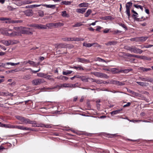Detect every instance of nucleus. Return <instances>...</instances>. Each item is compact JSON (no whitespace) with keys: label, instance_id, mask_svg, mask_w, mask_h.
<instances>
[{"label":"nucleus","instance_id":"nucleus-41","mask_svg":"<svg viewBox=\"0 0 153 153\" xmlns=\"http://www.w3.org/2000/svg\"><path fill=\"white\" fill-rule=\"evenodd\" d=\"M130 9H126V12L128 16V18L129 19L130 16Z\"/></svg>","mask_w":153,"mask_h":153},{"label":"nucleus","instance_id":"nucleus-44","mask_svg":"<svg viewBox=\"0 0 153 153\" xmlns=\"http://www.w3.org/2000/svg\"><path fill=\"white\" fill-rule=\"evenodd\" d=\"M37 76L39 77H44L45 76H46V74L42 73H38L37 74Z\"/></svg>","mask_w":153,"mask_h":153},{"label":"nucleus","instance_id":"nucleus-2","mask_svg":"<svg viewBox=\"0 0 153 153\" xmlns=\"http://www.w3.org/2000/svg\"><path fill=\"white\" fill-rule=\"evenodd\" d=\"M16 118L18 120L22 122L21 124H30L32 123V121L28 118H26L25 117L20 116L19 115L16 116Z\"/></svg>","mask_w":153,"mask_h":153},{"label":"nucleus","instance_id":"nucleus-53","mask_svg":"<svg viewBox=\"0 0 153 153\" xmlns=\"http://www.w3.org/2000/svg\"><path fill=\"white\" fill-rule=\"evenodd\" d=\"M32 123H30V124H32V127H36V122L35 121H32Z\"/></svg>","mask_w":153,"mask_h":153},{"label":"nucleus","instance_id":"nucleus-18","mask_svg":"<svg viewBox=\"0 0 153 153\" xmlns=\"http://www.w3.org/2000/svg\"><path fill=\"white\" fill-rule=\"evenodd\" d=\"M37 29L43 30L47 29L46 24V25H44L42 24H38Z\"/></svg>","mask_w":153,"mask_h":153},{"label":"nucleus","instance_id":"nucleus-42","mask_svg":"<svg viewBox=\"0 0 153 153\" xmlns=\"http://www.w3.org/2000/svg\"><path fill=\"white\" fill-rule=\"evenodd\" d=\"M82 24L81 22L77 23L73 26V27H76L81 26Z\"/></svg>","mask_w":153,"mask_h":153},{"label":"nucleus","instance_id":"nucleus-28","mask_svg":"<svg viewBox=\"0 0 153 153\" xmlns=\"http://www.w3.org/2000/svg\"><path fill=\"white\" fill-rule=\"evenodd\" d=\"M131 71H132V69H127L125 70H120V73H127Z\"/></svg>","mask_w":153,"mask_h":153},{"label":"nucleus","instance_id":"nucleus-20","mask_svg":"<svg viewBox=\"0 0 153 153\" xmlns=\"http://www.w3.org/2000/svg\"><path fill=\"white\" fill-rule=\"evenodd\" d=\"M117 42L115 41H111L105 43V45L107 46H110L111 45H116Z\"/></svg>","mask_w":153,"mask_h":153},{"label":"nucleus","instance_id":"nucleus-21","mask_svg":"<svg viewBox=\"0 0 153 153\" xmlns=\"http://www.w3.org/2000/svg\"><path fill=\"white\" fill-rule=\"evenodd\" d=\"M70 68L75 69L76 70L79 71H82L84 70L83 68L81 66H74L71 67H70Z\"/></svg>","mask_w":153,"mask_h":153},{"label":"nucleus","instance_id":"nucleus-22","mask_svg":"<svg viewBox=\"0 0 153 153\" xmlns=\"http://www.w3.org/2000/svg\"><path fill=\"white\" fill-rule=\"evenodd\" d=\"M89 4L87 3H82L79 4L78 6L80 7H88Z\"/></svg>","mask_w":153,"mask_h":153},{"label":"nucleus","instance_id":"nucleus-52","mask_svg":"<svg viewBox=\"0 0 153 153\" xmlns=\"http://www.w3.org/2000/svg\"><path fill=\"white\" fill-rule=\"evenodd\" d=\"M95 82L97 84H101L102 83V80L96 79Z\"/></svg>","mask_w":153,"mask_h":153},{"label":"nucleus","instance_id":"nucleus-45","mask_svg":"<svg viewBox=\"0 0 153 153\" xmlns=\"http://www.w3.org/2000/svg\"><path fill=\"white\" fill-rule=\"evenodd\" d=\"M42 6V4H33V5H30V6H28V7L29 8H30V7H39L41 6Z\"/></svg>","mask_w":153,"mask_h":153},{"label":"nucleus","instance_id":"nucleus-8","mask_svg":"<svg viewBox=\"0 0 153 153\" xmlns=\"http://www.w3.org/2000/svg\"><path fill=\"white\" fill-rule=\"evenodd\" d=\"M1 42L6 46H8L10 45H13L16 43V42H14L12 40H1Z\"/></svg>","mask_w":153,"mask_h":153},{"label":"nucleus","instance_id":"nucleus-32","mask_svg":"<svg viewBox=\"0 0 153 153\" xmlns=\"http://www.w3.org/2000/svg\"><path fill=\"white\" fill-rule=\"evenodd\" d=\"M72 72V71L67 70L65 71H63L62 74L64 75H68V74H71Z\"/></svg>","mask_w":153,"mask_h":153},{"label":"nucleus","instance_id":"nucleus-62","mask_svg":"<svg viewBox=\"0 0 153 153\" xmlns=\"http://www.w3.org/2000/svg\"><path fill=\"white\" fill-rule=\"evenodd\" d=\"M109 29L106 28L103 30V32L105 33H108L109 32Z\"/></svg>","mask_w":153,"mask_h":153},{"label":"nucleus","instance_id":"nucleus-57","mask_svg":"<svg viewBox=\"0 0 153 153\" xmlns=\"http://www.w3.org/2000/svg\"><path fill=\"white\" fill-rule=\"evenodd\" d=\"M97 60L99 62H106V61L105 60L99 57H98L97 58Z\"/></svg>","mask_w":153,"mask_h":153},{"label":"nucleus","instance_id":"nucleus-30","mask_svg":"<svg viewBox=\"0 0 153 153\" xmlns=\"http://www.w3.org/2000/svg\"><path fill=\"white\" fill-rule=\"evenodd\" d=\"M140 69L143 72H146L147 71H150L151 70V68H145L143 67H140Z\"/></svg>","mask_w":153,"mask_h":153},{"label":"nucleus","instance_id":"nucleus-43","mask_svg":"<svg viewBox=\"0 0 153 153\" xmlns=\"http://www.w3.org/2000/svg\"><path fill=\"white\" fill-rule=\"evenodd\" d=\"M101 78H104L106 79H108L109 78V76L105 74L102 73Z\"/></svg>","mask_w":153,"mask_h":153},{"label":"nucleus","instance_id":"nucleus-55","mask_svg":"<svg viewBox=\"0 0 153 153\" xmlns=\"http://www.w3.org/2000/svg\"><path fill=\"white\" fill-rule=\"evenodd\" d=\"M134 20L138 22H141L143 21V20H142L141 18H138L137 17H134Z\"/></svg>","mask_w":153,"mask_h":153},{"label":"nucleus","instance_id":"nucleus-16","mask_svg":"<svg viewBox=\"0 0 153 153\" xmlns=\"http://www.w3.org/2000/svg\"><path fill=\"white\" fill-rule=\"evenodd\" d=\"M61 16L64 18H68L70 16L67 13L65 10H64L61 12Z\"/></svg>","mask_w":153,"mask_h":153},{"label":"nucleus","instance_id":"nucleus-31","mask_svg":"<svg viewBox=\"0 0 153 153\" xmlns=\"http://www.w3.org/2000/svg\"><path fill=\"white\" fill-rule=\"evenodd\" d=\"M91 12L92 11L91 10L88 9L87 12L85 14V16L86 17H88L91 14Z\"/></svg>","mask_w":153,"mask_h":153},{"label":"nucleus","instance_id":"nucleus-48","mask_svg":"<svg viewBox=\"0 0 153 153\" xmlns=\"http://www.w3.org/2000/svg\"><path fill=\"white\" fill-rule=\"evenodd\" d=\"M30 76L29 75H27L24 76L23 78L27 80L30 79Z\"/></svg>","mask_w":153,"mask_h":153},{"label":"nucleus","instance_id":"nucleus-9","mask_svg":"<svg viewBox=\"0 0 153 153\" xmlns=\"http://www.w3.org/2000/svg\"><path fill=\"white\" fill-rule=\"evenodd\" d=\"M152 78L150 76H145L143 77H139V78L140 79L143 81L148 82H151Z\"/></svg>","mask_w":153,"mask_h":153},{"label":"nucleus","instance_id":"nucleus-60","mask_svg":"<svg viewBox=\"0 0 153 153\" xmlns=\"http://www.w3.org/2000/svg\"><path fill=\"white\" fill-rule=\"evenodd\" d=\"M19 126L20 125L14 126L13 125H12V128H15L19 129Z\"/></svg>","mask_w":153,"mask_h":153},{"label":"nucleus","instance_id":"nucleus-24","mask_svg":"<svg viewBox=\"0 0 153 153\" xmlns=\"http://www.w3.org/2000/svg\"><path fill=\"white\" fill-rule=\"evenodd\" d=\"M122 109H119L117 110L113 111L111 112V115H115L117 114L120 113V112L121 111Z\"/></svg>","mask_w":153,"mask_h":153},{"label":"nucleus","instance_id":"nucleus-6","mask_svg":"<svg viewBox=\"0 0 153 153\" xmlns=\"http://www.w3.org/2000/svg\"><path fill=\"white\" fill-rule=\"evenodd\" d=\"M22 34L27 35H32L33 34V30L30 28H26L24 27L21 32Z\"/></svg>","mask_w":153,"mask_h":153},{"label":"nucleus","instance_id":"nucleus-51","mask_svg":"<svg viewBox=\"0 0 153 153\" xmlns=\"http://www.w3.org/2000/svg\"><path fill=\"white\" fill-rule=\"evenodd\" d=\"M141 59H143L147 60H150L151 59L150 58H148L147 56H142Z\"/></svg>","mask_w":153,"mask_h":153},{"label":"nucleus","instance_id":"nucleus-5","mask_svg":"<svg viewBox=\"0 0 153 153\" xmlns=\"http://www.w3.org/2000/svg\"><path fill=\"white\" fill-rule=\"evenodd\" d=\"M63 25L64 24L63 23L60 22L55 23H49L46 24L47 27L50 28L52 27H58L61 26H63Z\"/></svg>","mask_w":153,"mask_h":153},{"label":"nucleus","instance_id":"nucleus-49","mask_svg":"<svg viewBox=\"0 0 153 153\" xmlns=\"http://www.w3.org/2000/svg\"><path fill=\"white\" fill-rule=\"evenodd\" d=\"M71 2L70 1H64V4L68 5L71 4Z\"/></svg>","mask_w":153,"mask_h":153},{"label":"nucleus","instance_id":"nucleus-63","mask_svg":"<svg viewBox=\"0 0 153 153\" xmlns=\"http://www.w3.org/2000/svg\"><path fill=\"white\" fill-rule=\"evenodd\" d=\"M148 38L147 37H142L141 38V40L143 41H144Z\"/></svg>","mask_w":153,"mask_h":153},{"label":"nucleus","instance_id":"nucleus-14","mask_svg":"<svg viewBox=\"0 0 153 153\" xmlns=\"http://www.w3.org/2000/svg\"><path fill=\"white\" fill-rule=\"evenodd\" d=\"M87 9L86 8H82L77 9L76 10V11L77 13H80L83 14L85 13L86 10Z\"/></svg>","mask_w":153,"mask_h":153},{"label":"nucleus","instance_id":"nucleus-1","mask_svg":"<svg viewBox=\"0 0 153 153\" xmlns=\"http://www.w3.org/2000/svg\"><path fill=\"white\" fill-rule=\"evenodd\" d=\"M125 49L129 51L131 53H136L141 54L143 52L142 50L136 47L135 46H126L125 47Z\"/></svg>","mask_w":153,"mask_h":153},{"label":"nucleus","instance_id":"nucleus-19","mask_svg":"<svg viewBox=\"0 0 153 153\" xmlns=\"http://www.w3.org/2000/svg\"><path fill=\"white\" fill-rule=\"evenodd\" d=\"M137 83L139 85L142 86H146L149 85V84L148 83L146 82H137Z\"/></svg>","mask_w":153,"mask_h":153},{"label":"nucleus","instance_id":"nucleus-61","mask_svg":"<svg viewBox=\"0 0 153 153\" xmlns=\"http://www.w3.org/2000/svg\"><path fill=\"white\" fill-rule=\"evenodd\" d=\"M51 76L47 75L46 74V76H44V78L47 79H48L50 80H51L52 79V78H51Z\"/></svg>","mask_w":153,"mask_h":153},{"label":"nucleus","instance_id":"nucleus-10","mask_svg":"<svg viewBox=\"0 0 153 153\" xmlns=\"http://www.w3.org/2000/svg\"><path fill=\"white\" fill-rule=\"evenodd\" d=\"M23 12L27 16H31L33 14V11L31 9L27 10Z\"/></svg>","mask_w":153,"mask_h":153},{"label":"nucleus","instance_id":"nucleus-59","mask_svg":"<svg viewBox=\"0 0 153 153\" xmlns=\"http://www.w3.org/2000/svg\"><path fill=\"white\" fill-rule=\"evenodd\" d=\"M25 69V70H30L31 71H32L33 73H34V74L36 73L37 72H38L37 71L33 70L30 68H26Z\"/></svg>","mask_w":153,"mask_h":153},{"label":"nucleus","instance_id":"nucleus-27","mask_svg":"<svg viewBox=\"0 0 153 153\" xmlns=\"http://www.w3.org/2000/svg\"><path fill=\"white\" fill-rule=\"evenodd\" d=\"M1 127L6 128H12V125L10 124H5L2 123V125H1Z\"/></svg>","mask_w":153,"mask_h":153},{"label":"nucleus","instance_id":"nucleus-50","mask_svg":"<svg viewBox=\"0 0 153 153\" xmlns=\"http://www.w3.org/2000/svg\"><path fill=\"white\" fill-rule=\"evenodd\" d=\"M126 119H127L130 122H133V123H136V122H140V120H130L127 117Z\"/></svg>","mask_w":153,"mask_h":153},{"label":"nucleus","instance_id":"nucleus-26","mask_svg":"<svg viewBox=\"0 0 153 153\" xmlns=\"http://www.w3.org/2000/svg\"><path fill=\"white\" fill-rule=\"evenodd\" d=\"M132 3L131 2H127L126 5V9H130L131 7L132 6Z\"/></svg>","mask_w":153,"mask_h":153},{"label":"nucleus","instance_id":"nucleus-33","mask_svg":"<svg viewBox=\"0 0 153 153\" xmlns=\"http://www.w3.org/2000/svg\"><path fill=\"white\" fill-rule=\"evenodd\" d=\"M83 45L86 47L89 48L93 46V45H92V43L91 44L89 43L84 42L83 43Z\"/></svg>","mask_w":153,"mask_h":153},{"label":"nucleus","instance_id":"nucleus-54","mask_svg":"<svg viewBox=\"0 0 153 153\" xmlns=\"http://www.w3.org/2000/svg\"><path fill=\"white\" fill-rule=\"evenodd\" d=\"M75 41H83L84 39L82 38L75 37Z\"/></svg>","mask_w":153,"mask_h":153},{"label":"nucleus","instance_id":"nucleus-64","mask_svg":"<svg viewBox=\"0 0 153 153\" xmlns=\"http://www.w3.org/2000/svg\"><path fill=\"white\" fill-rule=\"evenodd\" d=\"M131 103L130 102H128L126 104L123 105L124 107H126L129 106L131 105Z\"/></svg>","mask_w":153,"mask_h":153},{"label":"nucleus","instance_id":"nucleus-46","mask_svg":"<svg viewBox=\"0 0 153 153\" xmlns=\"http://www.w3.org/2000/svg\"><path fill=\"white\" fill-rule=\"evenodd\" d=\"M132 94L137 97H141V95L140 94L133 91L132 92Z\"/></svg>","mask_w":153,"mask_h":153},{"label":"nucleus","instance_id":"nucleus-3","mask_svg":"<svg viewBox=\"0 0 153 153\" xmlns=\"http://www.w3.org/2000/svg\"><path fill=\"white\" fill-rule=\"evenodd\" d=\"M15 30H18L20 28L19 27H14ZM8 32L6 33L5 34L6 36H14L17 35L19 33V31H18L17 32L13 31H12L10 29H9Z\"/></svg>","mask_w":153,"mask_h":153},{"label":"nucleus","instance_id":"nucleus-15","mask_svg":"<svg viewBox=\"0 0 153 153\" xmlns=\"http://www.w3.org/2000/svg\"><path fill=\"white\" fill-rule=\"evenodd\" d=\"M113 74H117L120 73V70L117 68H112L110 70Z\"/></svg>","mask_w":153,"mask_h":153},{"label":"nucleus","instance_id":"nucleus-39","mask_svg":"<svg viewBox=\"0 0 153 153\" xmlns=\"http://www.w3.org/2000/svg\"><path fill=\"white\" fill-rule=\"evenodd\" d=\"M8 9L10 11H12L16 9V8L13 7L11 6H8L7 7Z\"/></svg>","mask_w":153,"mask_h":153},{"label":"nucleus","instance_id":"nucleus-58","mask_svg":"<svg viewBox=\"0 0 153 153\" xmlns=\"http://www.w3.org/2000/svg\"><path fill=\"white\" fill-rule=\"evenodd\" d=\"M92 45L95 47H100L101 46L99 45L97 43H92Z\"/></svg>","mask_w":153,"mask_h":153},{"label":"nucleus","instance_id":"nucleus-12","mask_svg":"<svg viewBox=\"0 0 153 153\" xmlns=\"http://www.w3.org/2000/svg\"><path fill=\"white\" fill-rule=\"evenodd\" d=\"M36 127H45L47 128H50L51 127V126L50 125L46 124L45 125L43 124H37L36 123Z\"/></svg>","mask_w":153,"mask_h":153},{"label":"nucleus","instance_id":"nucleus-25","mask_svg":"<svg viewBox=\"0 0 153 153\" xmlns=\"http://www.w3.org/2000/svg\"><path fill=\"white\" fill-rule=\"evenodd\" d=\"M19 129L23 130H31V128H29L24 127L23 126L20 125Z\"/></svg>","mask_w":153,"mask_h":153},{"label":"nucleus","instance_id":"nucleus-13","mask_svg":"<svg viewBox=\"0 0 153 153\" xmlns=\"http://www.w3.org/2000/svg\"><path fill=\"white\" fill-rule=\"evenodd\" d=\"M22 62L25 64L27 63H29L32 65L33 66L36 67L37 66V64L35 62L31 60H28L27 62L24 61L23 62Z\"/></svg>","mask_w":153,"mask_h":153},{"label":"nucleus","instance_id":"nucleus-40","mask_svg":"<svg viewBox=\"0 0 153 153\" xmlns=\"http://www.w3.org/2000/svg\"><path fill=\"white\" fill-rule=\"evenodd\" d=\"M118 25L122 27L123 28H124L126 30H127V27L126 26V25L123 24L119 23H118Z\"/></svg>","mask_w":153,"mask_h":153},{"label":"nucleus","instance_id":"nucleus-4","mask_svg":"<svg viewBox=\"0 0 153 153\" xmlns=\"http://www.w3.org/2000/svg\"><path fill=\"white\" fill-rule=\"evenodd\" d=\"M0 20L1 21H4V20H8V21H6L5 22L6 23H21L22 22V21L21 20H11L10 18H4L2 17L0 18Z\"/></svg>","mask_w":153,"mask_h":153},{"label":"nucleus","instance_id":"nucleus-17","mask_svg":"<svg viewBox=\"0 0 153 153\" xmlns=\"http://www.w3.org/2000/svg\"><path fill=\"white\" fill-rule=\"evenodd\" d=\"M89 78L86 76H82L81 80L83 82H88V79Z\"/></svg>","mask_w":153,"mask_h":153},{"label":"nucleus","instance_id":"nucleus-11","mask_svg":"<svg viewBox=\"0 0 153 153\" xmlns=\"http://www.w3.org/2000/svg\"><path fill=\"white\" fill-rule=\"evenodd\" d=\"M14 65L13 63L12 62H7L6 63H0V68L3 67L5 68H8L7 67V65Z\"/></svg>","mask_w":153,"mask_h":153},{"label":"nucleus","instance_id":"nucleus-56","mask_svg":"<svg viewBox=\"0 0 153 153\" xmlns=\"http://www.w3.org/2000/svg\"><path fill=\"white\" fill-rule=\"evenodd\" d=\"M125 83L124 82H120L118 81V83H117V85L122 86L125 85Z\"/></svg>","mask_w":153,"mask_h":153},{"label":"nucleus","instance_id":"nucleus-29","mask_svg":"<svg viewBox=\"0 0 153 153\" xmlns=\"http://www.w3.org/2000/svg\"><path fill=\"white\" fill-rule=\"evenodd\" d=\"M35 2V1H32L29 0H26L23 1V4H31Z\"/></svg>","mask_w":153,"mask_h":153},{"label":"nucleus","instance_id":"nucleus-36","mask_svg":"<svg viewBox=\"0 0 153 153\" xmlns=\"http://www.w3.org/2000/svg\"><path fill=\"white\" fill-rule=\"evenodd\" d=\"M77 61L78 62H82V63H84L85 62H87V60L85 59H84V58H78V59Z\"/></svg>","mask_w":153,"mask_h":153},{"label":"nucleus","instance_id":"nucleus-23","mask_svg":"<svg viewBox=\"0 0 153 153\" xmlns=\"http://www.w3.org/2000/svg\"><path fill=\"white\" fill-rule=\"evenodd\" d=\"M42 6L49 8H54L55 7V5L42 4Z\"/></svg>","mask_w":153,"mask_h":153},{"label":"nucleus","instance_id":"nucleus-47","mask_svg":"<svg viewBox=\"0 0 153 153\" xmlns=\"http://www.w3.org/2000/svg\"><path fill=\"white\" fill-rule=\"evenodd\" d=\"M68 79V78L67 76L61 75L60 79L67 80Z\"/></svg>","mask_w":153,"mask_h":153},{"label":"nucleus","instance_id":"nucleus-38","mask_svg":"<svg viewBox=\"0 0 153 153\" xmlns=\"http://www.w3.org/2000/svg\"><path fill=\"white\" fill-rule=\"evenodd\" d=\"M21 71V70L20 69H15L14 70L9 71H8V72H9V73H13L15 72L19 71Z\"/></svg>","mask_w":153,"mask_h":153},{"label":"nucleus","instance_id":"nucleus-35","mask_svg":"<svg viewBox=\"0 0 153 153\" xmlns=\"http://www.w3.org/2000/svg\"><path fill=\"white\" fill-rule=\"evenodd\" d=\"M102 73L99 72H95L93 73V74L97 77H101Z\"/></svg>","mask_w":153,"mask_h":153},{"label":"nucleus","instance_id":"nucleus-37","mask_svg":"<svg viewBox=\"0 0 153 153\" xmlns=\"http://www.w3.org/2000/svg\"><path fill=\"white\" fill-rule=\"evenodd\" d=\"M38 15L39 16L42 17L44 16V12L42 10H38Z\"/></svg>","mask_w":153,"mask_h":153},{"label":"nucleus","instance_id":"nucleus-7","mask_svg":"<svg viewBox=\"0 0 153 153\" xmlns=\"http://www.w3.org/2000/svg\"><path fill=\"white\" fill-rule=\"evenodd\" d=\"M33 84L37 85L42 83L44 82L43 79H36L33 80L32 81Z\"/></svg>","mask_w":153,"mask_h":153},{"label":"nucleus","instance_id":"nucleus-34","mask_svg":"<svg viewBox=\"0 0 153 153\" xmlns=\"http://www.w3.org/2000/svg\"><path fill=\"white\" fill-rule=\"evenodd\" d=\"M61 87H63L65 88H71L70 84L69 83H65L61 84Z\"/></svg>","mask_w":153,"mask_h":153}]
</instances>
